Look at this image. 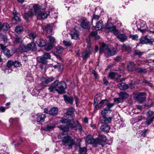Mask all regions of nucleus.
I'll use <instances>...</instances> for the list:
<instances>
[{
  "label": "nucleus",
  "mask_w": 154,
  "mask_h": 154,
  "mask_svg": "<svg viewBox=\"0 0 154 154\" xmlns=\"http://www.w3.org/2000/svg\"><path fill=\"white\" fill-rule=\"evenodd\" d=\"M60 122L63 124H67V125L65 126H59L60 130L64 132H67L69 131V128H72L76 127V125L75 124L74 121L73 119H68L61 118L60 121ZM77 128L80 132L82 130V126L78 124L76 126Z\"/></svg>",
  "instance_id": "obj_1"
},
{
  "label": "nucleus",
  "mask_w": 154,
  "mask_h": 154,
  "mask_svg": "<svg viewBox=\"0 0 154 154\" xmlns=\"http://www.w3.org/2000/svg\"><path fill=\"white\" fill-rule=\"evenodd\" d=\"M66 87V85L64 82H59L57 80L54 82L51 86L48 88V90L51 92L57 91L59 94H63L65 92V90Z\"/></svg>",
  "instance_id": "obj_2"
},
{
  "label": "nucleus",
  "mask_w": 154,
  "mask_h": 154,
  "mask_svg": "<svg viewBox=\"0 0 154 154\" xmlns=\"http://www.w3.org/2000/svg\"><path fill=\"white\" fill-rule=\"evenodd\" d=\"M64 132L61 133L58 136L59 139L63 138L62 140V144L65 146H68L69 149L72 148L74 145H77L75 144V143L73 139L69 136H68L64 138Z\"/></svg>",
  "instance_id": "obj_3"
},
{
  "label": "nucleus",
  "mask_w": 154,
  "mask_h": 154,
  "mask_svg": "<svg viewBox=\"0 0 154 154\" xmlns=\"http://www.w3.org/2000/svg\"><path fill=\"white\" fill-rule=\"evenodd\" d=\"M104 52L107 56H112L116 54V50L112 45L108 46L103 43L100 48V53Z\"/></svg>",
  "instance_id": "obj_4"
},
{
  "label": "nucleus",
  "mask_w": 154,
  "mask_h": 154,
  "mask_svg": "<svg viewBox=\"0 0 154 154\" xmlns=\"http://www.w3.org/2000/svg\"><path fill=\"white\" fill-rule=\"evenodd\" d=\"M34 11L35 15L37 16L38 19L44 20L49 15L50 12L47 11L46 12H42L39 5H36L34 6Z\"/></svg>",
  "instance_id": "obj_5"
},
{
  "label": "nucleus",
  "mask_w": 154,
  "mask_h": 154,
  "mask_svg": "<svg viewBox=\"0 0 154 154\" xmlns=\"http://www.w3.org/2000/svg\"><path fill=\"white\" fill-rule=\"evenodd\" d=\"M36 45L33 42H31L26 46L23 44L20 45V48L23 52H26L29 51H35L36 50Z\"/></svg>",
  "instance_id": "obj_6"
},
{
  "label": "nucleus",
  "mask_w": 154,
  "mask_h": 154,
  "mask_svg": "<svg viewBox=\"0 0 154 154\" xmlns=\"http://www.w3.org/2000/svg\"><path fill=\"white\" fill-rule=\"evenodd\" d=\"M138 30L142 33H145L146 32H153L148 29L147 27L146 22L143 20H140L137 25Z\"/></svg>",
  "instance_id": "obj_7"
},
{
  "label": "nucleus",
  "mask_w": 154,
  "mask_h": 154,
  "mask_svg": "<svg viewBox=\"0 0 154 154\" xmlns=\"http://www.w3.org/2000/svg\"><path fill=\"white\" fill-rule=\"evenodd\" d=\"M127 68L129 71H135L139 72H142L143 71L142 68L138 67L136 64L131 61L127 63Z\"/></svg>",
  "instance_id": "obj_8"
},
{
  "label": "nucleus",
  "mask_w": 154,
  "mask_h": 154,
  "mask_svg": "<svg viewBox=\"0 0 154 154\" xmlns=\"http://www.w3.org/2000/svg\"><path fill=\"white\" fill-rule=\"evenodd\" d=\"M113 103H107L106 107L103 109L102 111L101 114L102 116H106L111 113L112 110L110 109L114 105Z\"/></svg>",
  "instance_id": "obj_9"
},
{
  "label": "nucleus",
  "mask_w": 154,
  "mask_h": 154,
  "mask_svg": "<svg viewBox=\"0 0 154 154\" xmlns=\"http://www.w3.org/2000/svg\"><path fill=\"white\" fill-rule=\"evenodd\" d=\"M106 141L107 139L105 135H99L98 138L96 139V146L98 144H100L103 146Z\"/></svg>",
  "instance_id": "obj_10"
},
{
  "label": "nucleus",
  "mask_w": 154,
  "mask_h": 154,
  "mask_svg": "<svg viewBox=\"0 0 154 154\" xmlns=\"http://www.w3.org/2000/svg\"><path fill=\"white\" fill-rule=\"evenodd\" d=\"M34 120L37 122H44L45 118L46 117L45 114L39 113L34 116Z\"/></svg>",
  "instance_id": "obj_11"
},
{
  "label": "nucleus",
  "mask_w": 154,
  "mask_h": 154,
  "mask_svg": "<svg viewBox=\"0 0 154 154\" xmlns=\"http://www.w3.org/2000/svg\"><path fill=\"white\" fill-rule=\"evenodd\" d=\"M54 80V78L53 76L50 77L42 78L41 79L42 86L43 87L47 86V84L52 81Z\"/></svg>",
  "instance_id": "obj_12"
},
{
  "label": "nucleus",
  "mask_w": 154,
  "mask_h": 154,
  "mask_svg": "<svg viewBox=\"0 0 154 154\" xmlns=\"http://www.w3.org/2000/svg\"><path fill=\"white\" fill-rule=\"evenodd\" d=\"M134 98L140 103H142L146 99L145 94L143 93H137L134 96Z\"/></svg>",
  "instance_id": "obj_13"
},
{
  "label": "nucleus",
  "mask_w": 154,
  "mask_h": 154,
  "mask_svg": "<svg viewBox=\"0 0 154 154\" xmlns=\"http://www.w3.org/2000/svg\"><path fill=\"white\" fill-rule=\"evenodd\" d=\"M0 46L5 55L8 58L10 57L12 55L10 54V50L7 48V47L4 46L2 44L0 45Z\"/></svg>",
  "instance_id": "obj_14"
},
{
  "label": "nucleus",
  "mask_w": 154,
  "mask_h": 154,
  "mask_svg": "<svg viewBox=\"0 0 154 154\" xmlns=\"http://www.w3.org/2000/svg\"><path fill=\"white\" fill-rule=\"evenodd\" d=\"M69 34L71 36L72 39H77L79 37V31L75 28H74L73 30L71 31Z\"/></svg>",
  "instance_id": "obj_15"
},
{
  "label": "nucleus",
  "mask_w": 154,
  "mask_h": 154,
  "mask_svg": "<svg viewBox=\"0 0 154 154\" xmlns=\"http://www.w3.org/2000/svg\"><path fill=\"white\" fill-rule=\"evenodd\" d=\"M92 50L91 48H88V50L84 51L82 54V56L84 59L88 57L91 54Z\"/></svg>",
  "instance_id": "obj_16"
},
{
  "label": "nucleus",
  "mask_w": 154,
  "mask_h": 154,
  "mask_svg": "<svg viewBox=\"0 0 154 154\" xmlns=\"http://www.w3.org/2000/svg\"><path fill=\"white\" fill-rule=\"evenodd\" d=\"M117 38L121 42H124L127 39L128 37L125 34L119 33L117 36Z\"/></svg>",
  "instance_id": "obj_17"
},
{
  "label": "nucleus",
  "mask_w": 154,
  "mask_h": 154,
  "mask_svg": "<svg viewBox=\"0 0 154 154\" xmlns=\"http://www.w3.org/2000/svg\"><path fill=\"white\" fill-rule=\"evenodd\" d=\"M85 142L88 144H93L96 146V139L93 138L91 135H88L87 137Z\"/></svg>",
  "instance_id": "obj_18"
},
{
  "label": "nucleus",
  "mask_w": 154,
  "mask_h": 154,
  "mask_svg": "<svg viewBox=\"0 0 154 154\" xmlns=\"http://www.w3.org/2000/svg\"><path fill=\"white\" fill-rule=\"evenodd\" d=\"M44 88L42 86L41 87V88L38 89V90H37L36 89H34L33 91L35 92H36V94H37L36 96L38 97V98H39L41 99L43 98L44 96H41L42 95L44 94L43 93V92L41 91V90L42 89Z\"/></svg>",
  "instance_id": "obj_19"
},
{
  "label": "nucleus",
  "mask_w": 154,
  "mask_h": 154,
  "mask_svg": "<svg viewBox=\"0 0 154 154\" xmlns=\"http://www.w3.org/2000/svg\"><path fill=\"white\" fill-rule=\"evenodd\" d=\"M33 15V10L30 9L27 13L24 14L23 17L25 20H29V18L32 17Z\"/></svg>",
  "instance_id": "obj_20"
},
{
  "label": "nucleus",
  "mask_w": 154,
  "mask_h": 154,
  "mask_svg": "<svg viewBox=\"0 0 154 154\" xmlns=\"http://www.w3.org/2000/svg\"><path fill=\"white\" fill-rule=\"evenodd\" d=\"M112 118L110 117H107L106 116H102L101 122L103 124H107L111 122Z\"/></svg>",
  "instance_id": "obj_21"
},
{
  "label": "nucleus",
  "mask_w": 154,
  "mask_h": 154,
  "mask_svg": "<svg viewBox=\"0 0 154 154\" xmlns=\"http://www.w3.org/2000/svg\"><path fill=\"white\" fill-rule=\"evenodd\" d=\"M116 27L115 26L111 23H108L106 25L105 29L108 31L112 32L115 29V28Z\"/></svg>",
  "instance_id": "obj_22"
},
{
  "label": "nucleus",
  "mask_w": 154,
  "mask_h": 154,
  "mask_svg": "<svg viewBox=\"0 0 154 154\" xmlns=\"http://www.w3.org/2000/svg\"><path fill=\"white\" fill-rule=\"evenodd\" d=\"M100 129L101 131L108 132L110 129V126L106 124H103L100 126Z\"/></svg>",
  "instance_id": "obj_23"
},
{
  "label": "nucleus",
  "mask_w": 154,
  "mask_h": 154,
  "mask_svg": "<svg viewBox=\"0 0 154 154\" xmlns=\"http://www.w3.org/2000/svg\"><path fill=\"white\" fill-rule=\"evenodd\" d=\"M58 110L56 107H52L49 111V114L51 116H55L58 113Z\"/></svg>",
  "instance_id": "obj_24"
},
{
  "label": "nucleus",
  "mask_w": 154,
  "mask_h": 154,
  "mask_svg": "<svg viewBox=\"0 0 154 154\" xmlns=\"http://www.w3.org/2000/svg\"><path fill=\"white\" fill-rule=\"evenodd\" d=\"M103 26V21L100 20L99 22H97L95 28L97 30H99L102 28Z\"/></svg>",
  "instance_id": "obj_25"
},
{
  "label": "nucleus",
  "mask_w": 154,
  "mask_h": 154,
  "mask_svg": "<svg viewBox=\"0 0 154 154\" xmlns=\"http://www.w3.org/2000/svg\"><path fill=\"white\" fill-rule=\"evenodd\" d=\"M118 88L121 90H126L128 87V85L123 83H120L118 85Z\"/></svg>",
  "instance_id": "obj_26"
},
{
  "label": "nucleus",
  "mask_w": 154,
  "mask_h": 154,
  "mask_svg": "<svg viewBox=\"0 0 154 154\" xmlns=\"http://www.w3.org/2000/svg\"><path fill=\"white\" fill-rule=\"evenodd\" d=\"M55 124L53 123L49 124L44 128V130L45 131H49L55 127Z\"/></svg>",
  "instance_id": "obj_27"
},
{
  "label": "nucleus",
  "mask_w": 154,
  "mask_h": 154,
  "mask_svg": "<svg viewBox=\"0 0 154 154\" xmlns=\"http://www.w3.org/2000/svg\"><path fill=\"white\" fill-rule=\"evenodd\" d=\"M64 100L67 103H69L70 104H72L73 103V99L71 97H68L66 95H64L63 96Z\"/></svg>",
  "instance_id": "obj_28"
},
{
  "label": "nucleus",
  "mask_w": 154,
  "mask_h": 154,
  "mask_svg": "<svg viewBox=\"0 0 154 154\" xmlns=\"http://www.w3.org/2000/svg\"><path fill=\"white\" fill-rule=\"evenodd\" d=\"M37 44L38 46L42 47L45 45V41L42 39H40L38 40L37 41Z\"/></svg>",
  "instance_id": "obj_29"
},
{
  "label": "nucleus",
  "mask_w": 154,
  "mask_h": 154,
  "mask_svg": "<svg viewBox=\"0 0 154 154\" xmlns=\"http://www.w3.org/2000/svg\"><path fill=\"white\" fill-rule=\"evenodd\" d=\"M23 27L21 26H18L16 27L15 31L17 33H21L23 30Z\"/></svg>",
  "instance_id": "obj_30"
},
{
  "label": "nucleus",
  "mask_w": 154,
  "mask_h": 154,
  "mask_svg": "<svg viewBox=\"0 0 154 154\" xmlns=\"http://www.w3.org/2000/svg\"><path fill=\"white\" fill-rule=\"evenodd\" d=\"M23 38L21 36L17 37L15 38L14 42L15 44H17L22 42Z\"/></svg>",
  "instance_id": "obj_31"
},
{
  "label": "nucleus",
  "mask_w": 154,
  "mask_h": 154,
  "mask_svg": "<svg viewBox=\"0 0 154 154\" xmlns=\"http://www.w3.org/2000/svg\"><path fill=\"white\" fill-rule=\"evenodd\" d=\"M81 26L84 29H87L88 27V23L84 20H82L81 23Z\"/></svg>",
  "instance_id": "obj_32"
},
{
  "label": "nucleus",
  "mask_w": 154,
  "mask_h": 154,
  "mask_svg": "<svg viewBox=\"0 0 154 154\" xmlns=\"http://www.w3.org/2000/svg\"><path fill=\"white\" fill-rule=\"evenodd\" d=\"M37 60L38 61L39 63L43 64H46L47 63V60L45 58H44L43 56V57H37Z\"/></svg>",
  "instance_id": "obj_33"
},
{
  "label": "nucleus",
  "mask_w": 154,
  "mask_h": 154,
  "mask_svg": "<svg viewBox=\"0 0 154 154\" xmlns=\"http://www.w3.org/2000/svg\"><path fill=\"white\" fill-rule=\"evenodd\" d=\"M54 67L57 68L59 71H61L64 68L63 65L60 63H58L57 65H55Z\"/></svg>",
  "instance_id": "obj_34"
},
{
  "label": "nucleus",
  "mask_w": 154,
  "mask_h": 154,
  "mask_svg": "<svg viewBox=\"0 0 154 154\" xmlns=\"http://www.w3.org/2000/svg\"><path fill=\"white\" fill-rule=\"evenodd\" d=\"M119 97L121 98L122 99V100L125 99L128 97V95L125 93H124L122 92H120L119 94Z\"/></svg>",
  "instance_id": "obj_35"
},
{
  "label": "nucleus",
  "mask_w": 154,
  "mask_h": 154,
  "mask_svg": "<svg viewBox=\"0 0 154 154\" xmlns=\"http://www.w3.org/2000/svg\"><path fill=\"white\" fill-rule=\"evenodd\" d=\"M52 48V45L49 43H47L45 45V49L46 51H50Z\"/></svg>",
  "instance_id": "obj_36"
},
{
  "label": "nucleus",
  "mask_w": 154,
  "mask_h": 154,
  "mask_svg": "<svg viewBox=\"0 0 154 154\" xmlns=\"http://www.w3.org/2000/svg\"><path fill=\"white\" fill-rule=\"evenodd\" d=\"M108 102V100L106 99H105L104 100H102L99 103L98 105H97L98 107V108L101 107L105 103H107Z\"/></svg>",
  "instance_id": "obj_37"
},
{
  "label": "nucleus",
  "mask_w": 154,
  "mask_h": 154,
  "mask_svg": "<svg viewBox=\"0 0 154 154\" xmlns=\"http://www.w3.org/2000/svg\"><path fill=\"white\" fill-rule=\"evenodd\" d=\"M90 35L91 36L94 37L96 39H98L100 38L99 35H97V33L96 31L92 32L91 33Z\"/></svg>",
  "instance_id": "obj_38"
},
{
  "label": "nucleus",
  "mask_w": 154,
  "mask_h": 154,
  "mask_svg": "<svg viewBox=\"0 0 154 154\" xmlns=\"http://www.w3.org/2000/svg\"><path fill=\"white\" fill-rule=\"evenodd\" d=\"M63 43L66 46H70L72 44V42L67 39L63 40Z\"/></svg>",
  "instance_id": "obj_39"
},
{
  "label": "nucleus",
  "mask_w": 154,
  "mask_h": 154,
  "mask_svg": "<svg viewBox=\"0 0 154 154\" xmlns=\"http://www.w3.org/2000/svg\"><path fill=\"white\" fill-rule=\"evenodd\" d=\"M45 30L48 33H50L52 29V26L50 25H47L45 27Z\"/></svg>",
  "instance_id": "obj_40"
},
{
  "label": "nucleus",
  "mask_w": 154,
  "mask_h": 154,
  "mask_svg": "<svg viewBox=\"0 0 154 154\" xmlns=\"http://www.w3.org/2000/svg\"><path fill=\"white\" fill-rule=\"evenodd\" d=\"M79 151L81 154H86L87 153V148L85 147H80Z\"/></svg>",
  "instance_id": "obj_41"
},
{
  "label": "nucleus",
  "mask_w": 154,
  "mask_h": 154,
  "mask_svg": "<svg viewBox=\"0 0 154 154\" xmlns=\"http://www.w3.org/2000/svg\"><path fill=\"white\" fill-rule=\"evenodd\" d=\"M3 29L5 31H7L9 29V25L7 23H4L3 24Z\"/></svg>",
  "instance_id": "obj_42"
},
{
  "label": "nucleus",
  "mask_w": 154,
  "mask_h": 154,
  "mask_svg": "<svg viewBox=\"0 0 154 154\" xmlns=\"http://www.w3.org/2000/svg\"><path fill=\"white\" fill-rule=\"evenodd\" d=\"M63 48L60 46H57L56 47V52L58 54L61 53L63 52Z\"/></svg>",
  "instance_id": "obj_43"
},
{
  "label": "nucleus",
  "mask_w": 154,
  "mask_h": 154,
  "mask_svg": "<svg viewBox=\"0 0 154 154\" xmlns=\"http://www.w3.org/2000/svg\"><path fill=\"white\" fill-rule=\"evenodd\" d=\"M36 36V34L35 32H32L28 35V37L31 39L35 38Z\"/></svg>",
  "instance_id": "obj_44"
},
{
  "label": "nucleus",
  "mask_w": 154,
  "mask_h": 154,
  "mask_svg": "<svg viewBox=\"0 0 154 154\" xmlns=\"http://www.w3.org/2000/svg\"><path fill=\"white\" fill-rule=\"evenodd\" d=\"M147 113L148 117H151V118H153L154 119V111L149 110L147 112Z\"/></svg>",
  "instance_id": "obj_45"
},
{
  "label": "nucleus",
  "mask_w": 154,
  "mask_h": 154,
  "mask_svg": "<svg viewBox=\"0 0 154 154\" xmlns=\"http://www.w3.org/2000/svg\"><path fill=\"white\" fill-rule=\"evenodd\" d=\"M114 102L116 103H118L123 102V100L120 97L117 98H114Z\"/></svg>",
  "instance_id": "obj_46"
},
{
  "label": "nucleus",
  "mask_w": 154,
  "mask_h": 154,
  "mask_svg": "<svg viewBox=\"0 0 154 154\" xmlns=\"http://www.w3.org/2000/svg\"><path fill=\"white\" fill-rule=\"evenodd\" d=\"M99 17L100 16L95 14H93L92 19V22H93L94 21H97L98 20Z\"/></svg>",
  "instance_id": "obj_47"
},
{
  "label": "nucleus",
  "mask_w": 154,
  "mask_h": 154,
  "mask_svg": "<svg viewBox=\"0 0 154 154\" xmlns=\"http://www.w3.org/2000/svg\"><path fill=\"white\" fill-rule=\"evenodd\" d=\"M13 20L16 23H18L21 21V20L20 18L17 16H15L13 19Z\"/></svg>",
  "instance_id": "obj_48"
},
{
  "label": "nucleus",
  "mask_w": 154,
  "mask_h": 154,
  "mask_svg": "<svg viewBox=\"0 0 154 154\" xmlns=\"http://www.w3.org/2000/svg\"><path fill=\"white\" fill-rule=\"evenodd\" d=\"M153 118H150L146 120L145 124L147 125H149L152 122L153 120Z\"/></svg>",
  "instance_id": "obj_49"
},
{
  "label": "nucleus",
  "mask_w": 154,
  "mask_h": 154,
  "mask_svg": "<svg viewBox=\"0 0 154 154\" xmlns=\"http://www.w3.org/2000/svg\"><path fill=\"white\" fill-rule=\"evenodd\" d=\"M143 53V52H141L140 51L138 50H136L134 51V54L135 55H138L139 57H140Z\"/></svg>",
  "instance_id": "obj_50"
},
{
  "label": "nucleus",
  "mask_w": 154,
  "mask_h": 154,
  "mask_svg": "<svg viewBox=\"0 0 154 154\" xmlns=\"http://www.w3.org/2000/svg\"><path fill=\"white\" fill-rule=\"evenodd\" d=\"M44 58H45L46 60L50 58L51 56L50 54L48 53H44L43 55Z\"/></svg>",
  "instance_id": "obj_51"
},
{
  "label": "nucleus",
  "mask_w": 154,
  "mask_h": 154,
  "mask_svg": "<svg viewBox=\"0 0 154 154\" xmlns=\"http://www.w3.org/2000/svg\"><path fill=\"white\" fill-rule=\"evenodd\" d=\"M21 63L18 61H15L14 62V65L15 67H17L21 66Z\"/></svg>",
  "instance_id": "obj_52"
},
{
  "label": "nucleus",
  "mask_w": 154,
  "mask_h": 154,
  "mask_svg": "<svg viewBox=\"0 0 154 154\" xmlns=\"http://www.w3.org/2000/svg\"><path fill=\"white\" fill-rule=\"evenodd\" d=\"M122 76L121 75H119L117 76L116 79L118 82H122L124 80V78H122Z\"/></svg>",
  "instance_id": "obj_53"
},
{
  "label": "nucleus",
  "mask_w": 154,
  "mask_h": 154,
  "mask_svg": "<svg viewBox=\"0 0 154 154\" xmlns=\"http://www.w3.org/2000/svg\"><path fill=\"white\" fill-rule=\"evenodd\" d=\"M116 75V73L113 72H110L109 74V76L110 78L111 79H113L114 78L115 76Z\"/></svg>",
  "instance_id": "obj_54"
},
{
  "label": "nucleus",
  "mask_w": 154,
  "mask_h": 154,
  "mask_svg": "<svg viewBox=\"0 0 154 154\" xmlns=\"http://www.w3.org/2000/svg\"><path fill=\"white\" fill-rule=\"evenodd\" d=\"M12 65H14V62L11 60H8L7 64V66L9 68Z\"/></svg>",
  "instance_id": "obj_55"
},
{
  "label": "nucleus",
  "mask_w": 154,
  "mask_h": 154,
  "mask_svg": "<svg viewBox=\"0 0 154 154\" xmlns=\"http://www.w3.org/2000/svg\"><path fill=\"white\" fill-rule=\"evenodd\" d=\"M138 37V36L137 35H131L129 36V37L131 39L136 40H137Z\"/></svg>",
  "instance_id": "obj_56"
},
{
  "label": "nucleus",
  "mask_w": 154,
  "mask_h": 154,
  "mask_svg": "<svg viewBox=\"0 0 154 154\" xmlns=\"http://www.w3.org/2000/svg\"><path fill=\"white\" fill-rule=\"evenodd\" d=\"M129 48L128 46L124 45L122 47V50L124 51H126L128 50Z\"/></svg>",
  "instance_id": "obj_57"
},
{
  "label": "nucleus",
  "mask_w": 154,
  "mask_h": 154,
  "mask_svg": "<svg viewBox=\"0 0 154 154\" xmlns=\"http://www.w3.org/2000/svg\"><path fill=\"white\" fill-rule=\"evenodd\" d=\"M112 32H113V34L117 36V35L119 34V32L118 29H116V28H115V29L114 31H112Z\"/></svg>",
  "instance_id": "obj_58"
},
{
  "label": "nucleus",
  "mask_w": 154,
  "mask_h": 154,
  "mask_svg": "<svg viewBox=\"0 0 154 154\" xmlns=\"http://www.w3.org/2000/svg\"><path fill=\"white\" fill-rule=\"evenodd\" d=\"M140 42L142 44H144L145 43H147L149 42L147 40H144L143 38H141L140 40Z\"/></svg>",
  "instance_id": "obj_59"
},
{
  "label": "nucleus",
  "mask_w": 154,
  "mask_h": 154,
  "mask_svg": "<svg viewBox=\"0 0 154 154\" xmlns=\"http://www.w3.org/2000/svg\"><path fill=\"white\" fill-rule=\"evenodd\" d=\"M122 59V57H121L120 56H117V57H115L114 58V60L116 62H118L119 61L121 60Z\"/></svg>",
  "instance_id": "obj_60"
},
{
  "label": "nucleus",
  "mask_w": 154,
  "mask_h": 154,
  "mask_svg": "<svg viewBox=\"0 0 154 154\" xmlns=\"http://www.w3.org/2000/svg\"><path fill=\"white\" fill-rule=\"evenodd\" d=\"M147 130H143L142 132L141 135L142 136L145 137L146 135V133L147 131Z\"/></svg>",
  "instance_id": "obj_61"
},
{
  "label": "nucleus",
  "mask_w": 154,
  "mask_h": 154,
  "mask_svg": "<svg viewBox=\"0 0 154 154\" xmlns=\"http://www.w3.org/2000/svg\"><path fill=\"white\" fill-rule=\"evenodd\" d=\"M48 38L49 40L51 42H54L55 39L52 36H49Z\"/></svg>",
  "instance_id": "obj_62"
},
{
  "label": "nucleus",
  "mask_w": 154,
  "mask_h": 154,
  "mask_svg": "<svg viewBox=\"0 0 154 154\" xmlns=\"http://www.w3.org/2000/svg\"><path fill=\"white\" fill-rule=\"evenodd\" d=\"M145 117L142 116H139L137 117L136 119L138 121H141Z\"/></svg>",
  "instance_id": "obj_63"
},
{
  "label": "nucleus",
  "mask_w": 154,
  "mask_h": 154,
  "mask_svg": "<svg viewBox=\"0 0 154 154\" xmlns=\"http://www.w3.org/2000/svg\"><path fill=\"white\" fill-rule=\"evenodd\" d=\"M92 73L94 74V75L95 77L96 78H97L98 75L97 73L96 72V71L94 70H93L92 71Z\"/></svg>",
  "instance_id": "obj_64"
}]
</instances>
